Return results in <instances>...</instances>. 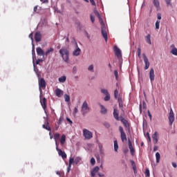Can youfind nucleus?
I'll return each instance as SVG.
<instances>
[{"label":"nucleus","mask_w":177,"mask_h":177,"mask_svg":"<svg viewBox=\"0 0 177 177\" xmlns=\"http://www.w3.org/2000/svg\"><path fill=\"white\" fill-rule=\"evenodd\" d=\"M59 54L61 55L63 60L66 62V63H68V56L70 53L67 48H61L59 50Z\"/></svg>","instance_id":"f257e3e1"},{"label":"nucleus","mask_w":177,"mask_h":177,"mask_svg":"<svg viewBox=\"0 0 177 177\" xmlns=\"http://www.w3.org/2000/svg\"><path fill=\"white\" fill-rule=\"evenodd\" d=\"M81 111L82 115H85V114H88L89 111H91V107L88 105V102L84 101L82 105Z\"/></svg>","instance_id":"f03ea898"},{"label":"nucleus","mask_w":177,"mask_h":177,"mask_svg":"<svg viewBox=\"0 0 177 177\" xmlns=\"http://www.w3.org/2000/svg\"><path fill=\"white\" fill-rule=\"evenodd\" d=\"M101 32L105 42H107V30H106V25L104 23H103V21L101 22Z\"/></svg>","instance_id":"7ed1b4c3"},{"label":"nucleus","mask_w":177,"mask_h":177,"mask_svg":"<svg viewBox=\"0 0 177 177\" xmlns=\"http://www.w3.org/2000/svg\"><path fill=\"white\" fill-rule=\"evenodd\" d=\"M39 99H40V104H41L42 109H44V111H45V113H46V107H47L46 98L45 97H44L42 93H40Z\"/></svg>","instance_id":"20e7f679"},{"label":"nucleus","mask_w":177,"mask_h":177,"mask_svg":"<svg viewBox=\"0 0 177 177\" xmlns=\"http://www.w3.org/2000/svg\"><path fill=\"white\" fill-rule=\"evenodd\" d=\"M39 88L40 93H42V89H45V88H46V82H45V79L42 77L39 79Z\"/></svg>","instance_id":"39448f33"},{"label":"nucleus","mask_w":177,"mask_h":177,"mask_svg":"<svg viewBox=\"0 0 177 177\" xmlns=\"http://www.w3.org/2000/svg\"><path fill=\"white\" fill-rule=\"evenodd\" d=\"M56 145V150L58 153V155L62 157L63 160H66L67 158V154L66 152L63 151L62 149H59V146L57 145V143H55Z\"/></svg>","instance_id":"423d86ee"},{"label":"nucleus","mask_w":177,"mask_h":177,"mask_svg":"<svg viewBox=\"0 0 177 177\" xmlns=\"http://www.w3.org/2000/svg\"><path fill=\"white\" fill-rule=\"evenodd\" d=\"M83 136H84V138L86 139H92V138H93V134L92 133V132H91L89 130L84 129L83 130Z\"/></svg>","instance_id":"0eeeda50"},{"label":"nucleus","mask_w":177,"mask_h":177,"mask_svg":"<svg viewBox=\"0 0 177 177\" xmlns=\"http://www.w3.org/2000/svg\"><path fill=\"white\" fill-rule=\"evenodd\" d=\"M119 132H120V138L122 139V142L127 141V134L125 133V132L124 131V129L121 126L119 127Z\"/></svg>","instance_id":"6e6552de"},{"label":"nucleus","mask_w":177,"mask_h":177,"mask_svg":"<svg viewBox=\"0 0 177 177\" xmlns=\"http://www.w3.org/2000/svg\"><path fill=\"white\" fill-rule=\"evenodd\" d=\"M142 57L145 62V70H149V67H150V62H149V59L146 56V54H142Z\"/></svg>","instance_id":"1a4fd4ad"},{"label":"nucleus","mask_w":177,"mask_h":177,"mask_svg":"<svg viewBox=\"0 0 177 177\" xmlns=\"http://www.w3.org/2000/svg\"><path fill=\"white\" fill-rule=\"evenodd\" d=\"M169 121L170 125H172V124H174V122L175 121V114L174 113V111H172V109L170 110Z\"/></svg>","instance_id":"9d476101"},{"label":"nucleus","mask_w":177,"mask_h":177,"mask_svg":"<svg viewBox=\"0 0 177 177\" xmlns=\"http://www.w3.org/2000/svg\"><path fill=\"white\" fill-rule=\"evenodd\" d=\"M152 140H153L154 145H157V143L158 142V132L156 131L152 135Z\"/></svg>","instance_id":"9b49d317"},{"label":"nucleus","mask_w":177,"mask_h":177,"mask_svg":"<svg viewBox=\"0 0 177 177\" xmlns=\"http://www.w3.org/2000/svg\"><path fill=\"white\" fill-rule=\"evenodd\" d=\"M128 143H129V149L130 150V153H131V156H133V154H135V149L132 146V142L131 141L130 139H129Z\"/></svg>","instance_id":"f8f14e48"},{"label":"nucleus","mask_w":177,"mask_h":177,"mask_svg":"<svg viewBox=\"0 0 177 177\" xmlns=\"http://www.w3.org/2000/svg\"><path fill=\"white\" fill-rule=\"evenodd\" d=\"M113 50H114L115 55V56H117V57H121V50H120V48H118V47H117V46H115L113 47Z\"/></svg>","instance_id":"ddd939ff"},{"label":"nucleus","mask_w":177,"mask_h":177,"mask_svg":"<svg viewBox=\"0 0 177 177\" xmlns=\"http://www.w3.org/2000/svg\"><path fill=\"white\" fill-rule=\"evenodd\" d=\"M41 38H42V35H41V32H37L35 35V41L36 42H41Z\"/></svg>","instance_id":"4468645a"},{"label":"nucleus","mask_w":177,"mask_h":177,"mask_svg":"<svg viewBox=\"0 0 177 177\" xmlns=\"http://www.w3.org/2000/svg\"><path fill=\"white\" fill-rule=\"evenodd\" d=\"M100 168L99 167L96 166L91 170V176L95 177L96 174L99 172Z\"/></svg>","instance_id":"2eb2a0df"},{"label":"nucleus","mask_w":177,"mask_h":177,"mask_svg":"<svg viewBox=\"0 0 177 177\" xmlns=\"http://www.w3.org/2000/svg\"><path fill=\"white\" fill-rule=\"evenodd\" d=\"M155 77H156V75H154V69L151 68L149 71V79L151 82H153V81H154Z\"/></svg>","instance_id":"dca6fc26"},{"label":"nucleus","mask_w":177,"mask_h":177,"mask_svg":"<svg viewBox=\"0 0 177 177\" xmlns=\"http://www.w3.org/2000/svg\"><path fill=\"white\" fill-rule=\"evenodd\" d=\"M120 120L124 125L125 128H129V123L128 122V120L124 118V117L121 116Z\"/></svg>","instance_id":"f3484780"},{"label":"nucleus","mask_w":177,"mask_h":177,"mask_svg":"<svg viewBox=\"0 0 177 177\" xmlns=\"http://www.w3.org/2000/svg\"><path fill=\"white\" fill-rule=\"evenodd\" d=\"M64 91H62L60 88L55 89V95L57 97H62V95H64Z\"/></svg>","instance_id":"a211bd4d"},{"label":"nucleus","mask_w":177,"mask_h":177,"mask_svg":"<svg viewBox=\"0 0 177 177\" xmlns=\"http://www.w3.org/2000/svg\"><path fill=\"white\" fill-rule=\"evenodd\" d=\"M81 53V48L78 47V44H76V49L73 51V56H80Z\"/></svg>","instance_id":"6ab92c4d"},{"label":"nucleus","mask_w":177,"mask_h":177,"mask_svg":"<svg viewBox=\"0 0 177 177\" xmlns=\"http://www.w3.org/2000/svg\"><path fill=\"white\" fill-rule=\"evenodd\" d=\"M36 52L38 56H44L45 55V53L44 52V50L41 48V47H37L36 48Z\"/></svg>","instance_id":"aec40b11"},{"label":"nucleus","mask_w":177,"mask_h":177,"mask_svg":"<svg viewBox=\"0 0 177 177\" xmlns=\"http://www.w3.org/2000/svg\"><path fill=\"white\" fill-rule=\"evenodd\" d=\"M119 113H118V110L117 109H113V117L115 118V120H116L117 121H120V117L118 116Z\"/></svg>","instance_id":"412c9836"},{"label":"nucleus","mask_w":177,"mask_h":177,"mask_svg":"<svg viewBox=\"0 0 177 177\" xmlns=\"http://www.w3.org/2000/svg\"><path fill=\"white\" fill-rule=\"evenodd\" d=\"M153 6L156 8V10H160V1L158 0H153Z\"/></svg>","instance_id":"4be33fe9"},{"label":"nucleus","mask_w":177,"mask_h":177,"mask_svg":"<svg viewBox=\"0 0 177 177\" xmlns=\"http://www.w3.org/2000/svg\"><path fill=\"white\" fill-rule=\"evenodd\" d=\"M73 162H74V158H70L69 159V165L67 168V172H70L71 171V165H73Z\"/></svg>","instance_id":"5701e85b"},{"label":"nucleus","mask_w":177,"mask_h":177,"mask_svg":"<svg viewBox=\"0 0 177 177\" xmlns=\"http://www.w3.org/2000/svg\"><path fill=\"white\" fill-rule=\"evenodd\" d=\"M172 50L171 51V53L174 55V56H177V48L175 47V45H171Z\"/></svg>","instance_id":"b1692460"},{"label":"nucleus","mask_w":177,"mask_h":177,"mask_svg":"<svg viewBox=\"0 0 177 177\" xmlns=\"http://www.w3.org/2000/svg\"><path fill=\"white\" fill-rule=\"evenodd\" d=\"M66 80H67V77H66V76H62V77L58 78L59 82H61L62 84H64V82H66Z\"/></svg>","instance_id":"393cba45"},{"label":"nucleus","mask_w":177,"mask_h":177,"mask_svg":"<svg viewBox=\"0 0 177 177\" xmlns=\"http://www.w3.org/2000/svg\"><path fill=\"white\" fill-rule=\"evenodd\" d=\"M151 35H147L145 37L146 39V42H147V44H149V45H151Z\"/></svg>","instance_id":"a878e982"},{"label":"nucleus","mask_w":177,"mask_h":177,"mask_svg":"<svg viewBox=\"0 0 177 177\" xmlns=\"http://www.w3.org/2000/svg\"><path fill=\"white\" fill-rule=\"evenodd\" d=\"M100 107H101V113L102 114H106V113H107V109H106L104 107V106L100 104Z\"/></svg>","instance_id":"bb28decb"},{"label":"nucleus","mask_w":177,"mask_h":177,"mask_svg":"<svg viewBox=\"0 0 177 177\" xmlns=\"http://www.w3.org/2000/svg\"><path fill=\"white\" fill-rule=\"evenodd\" d=\"M60 143L61 145H64L66 143V135L63 134L60 139Z\"/></svg>","instance_id":"cd10ccee"},{"label":"nucleus","mask_w":177,"mask_h":177,"mask_svg":"<svg viewBox=\"0 0 177 177\" xmlns=\"http://www.w3.org/2000/svg\"><path fill=\"white\" fill-rule=\"evenodd\" d=\"M54 49L53 48H50L48 50H47L45 53V56H48V55H50L53 52Z\"/></svg>","instance_id":"c85d7f7f"},{"label":"nucleus","mask_w":177,"mask_h":177,"mask_svg":"<svg viewBox=\"0 0 177 177\" xmlns=\"http://www.w3.org/2000/svg\"><path fill=\"white\" fill-rule=\"evenodd\" d=\"M156 162L157 164H158V162H160V159L161 158V155L158 152H156Z\"/></svg>","instance_id":"c756f323"},{"label":"nucleus","mask_w":177,"mask_h":177,"mask_svg":"<svg viewBox=\"0 0 177 177\" xmlns=\"http://www.w3.org/2000/svg\"><path fill=\"white\" fill-rule=\"evenodd\" d=\"M81 161L80 157H76L75 160L73 159V162L75 164V165H77V164Z\"/></svg>","instance_id":"7c9ffc66"},{"label":"nucleus","mask_w":177,"mask_h":177,"mask_svg":"<svg viewBox=\"0 0 177 177\" xmlns=\"http://www.w3.org/2000/svg\"><path fill=\"white\" fill-rule=\"evenodd\" d=\"M54 139H55L56 143H57V140H59L60 139V134L59 133L54 134Z\"/></svg>","instance_id":"2f4dec72"},{"label":"nucleus","mask_w":177,"mask_h":177,"mask_svg":"<svg viewBox=\"0 0 177 177\" xmlns=\"http://www.w3.org/2000/svg\"><path fill=\"white\" fill-rule=\"evenodd\" d=\"M114 150L115 151H118V142L117 140L114 141Z\"/></svg>","instance_id":"473e14b6"},{"label":"nucleus","mask_w":177,"mask_h":177,"mask_svg":"<svg viewBox=\"0 0 177 177\" xmlns=\"http://www.w3.org/2000/svg\"><path fill=\"white\" fill-rule=\"evenodd\" d=\"M47 131H50L49 135H52V129H50V127H49V122H47V125L46 126V129Z\"/></svg>","instance_id":"72a5a7b5"},{"label":"nucleus","mask_w":177,"mask_h":177,"mask_svg":"<svg viewBox=\"0 0 177 177\" xmlns=\"http://www.w3.org/2000/svg\"><path fill=\"white\" fill-rule=\"evenodd\" d=\"M101 92H102V93H103V94L105 95H109V91H107V89L102 88V89L101 90Z\"/></svg>","instance_id":"f704fd0d"},{"label":"nucleus","mask_w":177,"mask_h":177,"mask_svg":"<svg viewBox=\"0 0 177 177\" xmlns=\"http://www.w3.org/2000/svg\"><path fill=\"white\" fill-rule=\"evenodd\" d=\"M114 97L115 99H118V89L117 88L114 91Z\"/></svg>","instance_id":"c9c22d12"},{"label":"nucleus","mask_w":177,"mask_h":177,"mask_svg":"<svg viewBox=\"0 0 177 177\" xmlns=\"http://www.w3.org/2000/svg\"><path fill=\"white\" fill-rule=\"evenodd\" d=\"M137 53H138V57H140V55L142 53V49L140 48V47L138 48Z\"/></svg>","instance_id":"e433bc0d"},{"label":"nucleus","mask_w":177,"mask_h":177,"mask_svg":"<svg viewBox=\"0 0 177 177\" xmlns=\"http://www.w3.org/2000/svg\"><path fill=\"white\" fill-rule=\"evenodd\" d=\"M155 26H156V29L158 30L160 28V21H156Z\"/></svg>","instance_id":"4c0bfd02"},{"label":"nucleus","mask_w":177,"mask_h":177,"mask_svg":"<svg viewBox=\"0 0 177 177\" xmlns=\"http://www.w3.org/2000/svg\"><path fill=\"white\" fill-rule=\"evenodd\" d=\"M104 100L105 102H109V100H110V94H107L105 97L104 98Z\"/></svg>","instance_id":"58836bf2"},{"label":"nucleus","mask_w":177,"mask_h":177,"mask_svg":"<svg viewBox=\"0 0 177 177\" xmlns=\"http://www.w3.org/2000/svg\"><path fill=\"white\" fill-rule=\"evenodd\" d=\"M64 99H65V102H68L70 100V95L65 94Z\"/></svg>","instance_id":"ea45409f"},{"label":"nucleus","mask_w":177,"mask_h":177,"mask_svg":"<svg viewBox=\"0 0 177 177\" xmlns=\"http://www.w3.org/2000/svg\"><path fill=\"white\" fill-rule=\"evenodd\" d=\"M145 176H150V170H149V169H146L145 170Z\"/></svg>","instance_id":"a19ab883"},{"label":"nucleus","mask_w":177,"mask_h":177,"mask_svg":"<svg viewBox=\"0 0 177 177\" xmlns=\"http://www.w3.org/2000/svg\"><path fill=\"white\" fill-rule=\"evenodd\" d=\"M114 74H115V80L118 81V71H117V70L114 71Z\"/></svg>","instance_id":"79ce46f5"},{"label":"nucleus","mask_w":177,"mask_h":177,"mask_svg":"<svg viewBox=\"0 0 177 177\" xmlns=\"http://www.w3.org/2000/svg\"><path fill=\"white\" fill-rule=\"evenodd\" d=\"M104 127H105V128H110V123L107 122H104Z\"/></svg>","instance_id":"37998d69"},{"label":"nucleus","mask_w":177,"mask_h":177,"mask_svg":"<svg viewBox=\"0 0 177 177\" xmlns=\"http://www.w3.org/2000/svg\"><path fill=\"white\" fill-rule=\"evenodd\" d=\"M88 71H91V73H93V65H90L88 68Z\"/></svg>","instance_id":"c03bdc74"},{"label":"nucleus","mask_w":177,"mask_h":177,"mask_svg":"<svg viewBox=\"0 0 177 177\" xmlns=\"http://www.w3.org/2000/svg\"><path fill=\"white\" fill-rule=\"evenodd\" d=\"M95 162H96V160H95V158H92L91 159V165H95Z\"/></svg>","instance_id":"a18cd8bd"},{"label":"nucleus","mask_w":177,"mask_h":177,"mask_svg":"<svg viewBox=\"0 0 177 177\" xmlns=\"http://www.w3.org/2000/svg\"><path fill=\"white\" fill-rule=\"evenodd\" d=\"M90 19L91 20V22L93 24L95 23V17L92 15H90Z\"/></svg>","instance_id":"49530a36"},{"label":"nucleus","mask_w":177,"mask_h":177,"mask_svg":"<svg viewBox=\"0 0 177 177\" xmlns=\"http://www.w3.org/2000/svg\"><path fill=\"white\" fill-rule=\"evenodd\" d=\"M117 99L118 103H124V102H122V98L121 97H118Z\"/></svg>","instance_id":"de8ad7c7"},{"label":"nucleus","mask_w":177,"mask_h":177,"mask_svg":"<svg viewBox=\"0 0 177 177\" xmlns=\"http://www.w3.org/2000/svg\"><path fill=\"white\" fill-rule=\"evenodd\" d=\"M147 107V105L146 104V102L145 101L142 102V108L144 109H146Z\"/></svg>","instance_id":"09e8293b"},{"label":"nucleus","mask_w":177,"mask_h":177,"mask_svg":"<svg viewBox=\"0 0 177 177\" xmlns=\"http://www.w3.org/2000/svg\"><path fill=\"white\" fill-rule=\"evenodd\" d=\"M90 2L93 6H96V3H95V0H90Z\"/></svg>","instance_id":"8fccbe9b"},{"label":"nucleus","mask_w":177,"mask_h":177,"mask_svg":"<svg viewBox=\"0 0 177 177\" xmlns=\"http://www.w3.org/2000/svg\"><path fill=\"white\" fill-rule=\"evenodd\" d=\"M147 137L149 142H151V138H150V134L149 133H147Z\"/></svg>","instance_id":"3c124183"},{"label":"nucleus","mask_w":177,"mask_h":177,"mask_svg":"<svg viewBox=\"0 0 177 177\" xmlns=\"http://www.w3.org/2000/svg\"><path fill=\"white\" fill-rule=\"evenodd\" d=\"M118 104L120 109H122V107L124 106V102H119Z\"/></svg>","instance_id":"603ef678"},{"label":"nucleus","mask_w":177,"mask_h":177,"mask_svg":"<svg viewBox=\"0 0 177 177\" xmlns=\"http://www.w3.org/2000/svg\"><path fill=\"white\" fill-rule=\"evenodd\" d=\"M41 62H43V60L39 59L36 61V64H39V63H41Z\"/></svg>","instance_id":"864d4df0"},{"label":"nucleus","mask_w":177,"mask_h":177,"mask_svg":"<svg viewBox=\"0 0 177 177\" xmlns=\"http://www.w3.org/2000/svg\"><path fill=\"white\" fill-rule=\"evenodd\" d=\"M165 2H166L167 6L171 5V0H165Z\"/></svg>","instance_id":"5fc2aeb1"},{"label":"nucleus","mask_w":177,"mask_h":177,"mask_svg":"<svg viewBox=\"0 0 177 177\" xmlns=\"http://www.w3.org/2000/svg\"><path fill=\"white\" fill-rule=\"evenodd\" d=\"M148 115L150 118V120L151 121V118H152L153 116L151 115V113H150V111H148Z\"/></svg>","instance_id":"6e6d98bb"},{"label":"nucleus","mask_w":177,"mask_h":177,"mask_svg":"<svg viewBox=\"0 0 177 177\" xmlns=\"http://www.w3.org/2000/svg\"><path fill=\"white\" fill-rule=\"evenodd\" d=\"M74 114H77V113H78V108H77V107H75V109H74Z\"/></svg>","instance_id":"4d7b16f0"},{"label":"nucleus","mask_w":177,"mask_h":177,"mask_svg":"<svg viewBox=\"0 0 177 177\" xmlns=\"http://www.w3.org/2000/svg\"><path fill=\"white\" fill-rule=\"evenodd\" d=\"M32 37H33L32 33H30V34L29 35V38H30V39H31L32 41H34V39L32 38Z\"/></svg>","instance_id":"13d9d810"},{"label":"nucleus","mask_w":177,"mask_h":177,"mask_svg":"<svg viewBox=\"0 0 177 177\" xmlns=\"http://www.w3.org/2000/svg\"><path fill=\"white\" fill-rule=\"evenodd\" d=\"M158 150V147L154 146L153 147V151H157Z\"/></svg>","instance_id":"bf43d9fd"},{"label":"nucleus","mask_w":177,"mask_h":177,"mask_svg":"<svg viewBox=\"0 0 177 177\" xmlns=\"http://www.w3.org/2000/svg\"><path fill=\"white\" fill-rule=\"evenodd\" d=\"M157 17L158 20H161V14L158 13Z\"/></svg>","instance_id":"052dcab7"},{"label":"nucleus","mask_w":177,"mask_h":177,"mask_svg":"<svg viewBox=\"0 0 177 177\" xmlns=\"http://www.w3.org/2000/svg\"><path fill=\"white\" fill-rule=\"evenodd\" d=\"M32 56H35V49L34 48V45L32 48Z\"/></svg>","instance_id":"680f3d73"},{"label":"nucleus","mask_w":177,"mask_h":177,"mask_svg":"<svg viewBox=\"0 0 177 177\" xmlns=\"http://www.w3.org/2000/svg\"><path fill=\"white\" fill-rule=\"evenodd\" d=\"M66 121H68V122H69L70 124H73V121H71V120H70V118H67Z\"/></svg>","instance_id":"e2e57ef3"},{"label":"nucleus","mask_w":177,"mask_h":177,"mask_svg":"<svg viewBox=\"0 0 177 177\" xmlns=\"http://www.w3.org/2000/svg\"><path fill=\"white\" fill-rule=\"evenodd\" d=\"M94 13H95V15L96 16H97L98 17L100 16V15L99 14V12H98L97 11H95Z\"/></svg>","instance_id":"0e129e2a"},{"label":"nucleus","mask_w":177,"mask_h":177,"mask_svg":"<svg viewBox=\"0 0 177 177\" xmlns=\"http://www.w3.org/2000/svg\"><path fill=\"white\" fill-rule=\"evenodd\" d=\"M172 167H174V168H176L177 165L176 162H172Z\"/></svg>","instance_id":"69168bd1"},{"label":"nucleus","mask_w":177,"mask_h":177,"mask_svg":"<svg viewBox=\"0 0 177 177\" xmlns=\"http://www.w3.org/2000/svg\"><path fill=\"white\" fill-rule=\"evenodd\" d=\"M37 9H38V6H35L34 7V12H37Z\"/></svg>","instance_id":"338daca9"},{"label":"nucleus","mask_w":177,"mask_h":177,"mask_svg":"<svg viewBox=\"0 0 177 177\" xmlns=\"http://www.w3.org/2000/svg\"><path fill=\"white\" fill-rule=\"evenodd\" d=\"M140 111L142 113V104H140Z\"/></svg>","instance_id":"774afa93"}]
</instances>
